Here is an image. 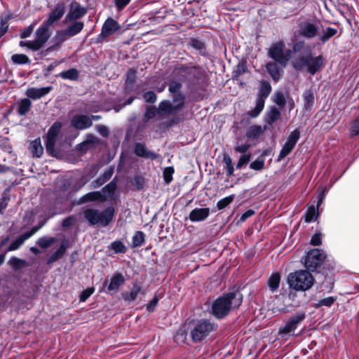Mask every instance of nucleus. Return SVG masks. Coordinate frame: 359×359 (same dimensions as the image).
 <instances>
[{"mask_svg": "<svg viewBox=\"0 0 359 359\" xmlns=\"http://www.w3.org/2000/svg\"><path fill=\"white\" fill-rule=\"evenodd\" d=\"M32 102L28 98L20 100L18 107V113L20 116H25L31 109Z\"/></svg>", "mask_w": 359, "mask_h": 359, "instance_id": "58836bf2", "label": "nucleus"}, {"mask_svg": "<svg viewBox=\"0 0 359 359\" xmlns=\"http://www.w3.org/2000/svg\"><path fill=\"white\" fill-rule=\"evenodd\" d=\"M50 26L43 22L41 25L35 32V41L40 48V49L44 46V44L48 40L50 32L49 31Z\"/></svg>", "mask_w": 359, "mask_h": 359, "instance_id": "6ab92c4d", "label": "nucleus"}, {"mask_svg": "<svg viewBox=\"0 0 359 359\" xmlns=\"http://www.w3.org/2000/svg\"><path fill=\"white\" fill-rule=\"evenodd\" d=\"M291 55V50H285V43L281 41L273 43L269 49V56L283 67L287 66Z\"/></svg>", "mask_w": 359, "mask_h": 359, "instance_id": "423d86ee", "label": "nucleus"}, {"mask_svg": "<svg viewBox=\"0 0 359 359\" xmlns=\"http://www.w3.org/2000/svg\"><path fill=\"white\" fill-rule=\"evenodd\" d=\"M142 292V287L138 285H135L129 293L122 294L123 298L129 302L135 301L137 295Z\"/></svg>", "mask_w": 359, "mask_h": 359, "instance_id": "4c0bfd02", "label": "nucleus"}, {"mask_svg": "<svg viewBox=\"0 0 359 359\" xmlns=\"http://www.w3.org/2000/svg\"><path fill=\"white\" fill-rule=\"evenodd\" d=\"M210 212L209 208H196L190 212L189 218L193 222L204 221L208 217Z\"/></svg>", "mask_w": 359, "mask_h": 359, "instance_id": "5701e85b", "label": "nucleus"}, {"mask_svg": "<svg viewBox=\"0 0 359 359\" xmlns=\"http://www.w3.org/2000/svg\"><path fill=\"white\" fill-rule=\"evenodd\" d=\"M34 25L32 24L29 26L22 29L21 32L20 34V38L26 39V38L29 37L32 34V33L34 30Z\"/></svg>", "mask_w": 359, "mask_h": 359, "instance_id": "69168bd1", "label": "nucleus"}, {"mask_svg": "<svg viewBox=\"0 0 359 359\" xmlns=\"http://www.w3.org/2000/svg\"><path fill=\"white\" fill-rule=\"evenodd\" d=\"M82 213L84 218L90 225L101 224L102 226H108L114 219L115 209L113 206H109L102 211L86 205L82 208Z\"/></svg>", "mask_w": 359, "mask_h": 359, "instance_id": "7ed1b4c3", "label": "nucleus"}, {"mask_svg": "<svg viewBox=\"0 0 359 359\" xmlns=\"http://www.w3.org/2000/svg\"><path fill=\"white\" fill-rule=\"evenodd\" d=\"M251 158V154H243L240 156L238 161L236 164V168L237 169H241L243 165H246L249 163Z\"/></svg>", "mask_w": 359, "mask_h": 359, "instance_id": "bf43d9fd", "label": "nucleus"}, {"mask_svg": "<svg viewBox=\"0 0 359 359\" xmlns=\"http://www.w3.org/2000/svg\"><path fill=\"white\" fill-rule=\"evenodd\" d=\"M157 114H158V108L156 109L154 106H149L146 109L144 119L149 121L154 118Z\"/></svg>", "mask_w": 359, "mask_h": 359, "instance_id": "6e6d98bb", "label": "nucleus"}, {"mask_svg": "<svg viewBox=\"0 0 359 359\" xmlns=\"http://www.w3.org/2000/svg\"><path fill=\"white\" fill-rule=\"evenodd\" d=\"M107 200V196L100 191H93L88 192L80 197L77 202V205H82L90 202L103 203Z\"/></svg>", "mask_w": 359, "mask_h": 359, "instance_id": "f3484780", "label": "nucleus"}, {"mask_svg": "<svg viewBox=\"0 0 359 359\" xmlns=\"http://www.w3.org/2000/svg\"><path fill=\"white\" fill-rule=\"evenodd\" d=\"M133 184L137 190H142L144 186V179L142 176L137 175L133 178Z\"/></svg>", "mask_w": 359, "mask_h": 359, "instance_id": "680f3d73", "label": "nucleus"}, {"mask_svg": "<svg viewBox=\"0 0 359 359\" xmlns=\"http://www.w3.org/2000/svg\"><path fill=\"white\" fill-rule=\"evenodd\" d=\"M168 91L175 103H182L184 105L185 95L182 92V83L175 79H172L168 84Z\"/></svg>", "mask_w": 359, "mask_h": 359, "instance_id": "ddd939ff", "label": "nucleus"}, {"mask_svg": "<svg viewBox=\"0 0 359 359\" xmlns=\"http://www.w3.org/2000/svg\"><path fill=\"white\" fill-rule=\"evenodd\" d=\"M114 173V169L110 168L105 170L102 175H100L96 180L92 182V188H98L102 186L107 182L112 176Z\"/></svg>", "mask_w": 359, "mask_h": 359, "instance_id": "a878e982", "label": "nucleus"}, {"mask_svg": "<svg viewBox=\"0 0 359 359\" xmlns=\"http://www.w3.org/2000/svg\"><path fill=\"white\" fill-rule=\"evenodd\" d=\"M134 153L136 156L144 158L156 159L157 158V154L148 150L146 144L142 142H137L135 144Z\"/></svg>", "mask_w": 359, "mask_h": 359, "instance_id": "b1692460", "label": "nucleus"}, {"mask_svg": "<svg viewBox=\"0 0 359 359\" xmlns=\"http://www.w3.org/2000/svg\"><path fill=\"white\" fill-rule=\"evenodd\" d=\"M67 245L65 243L61 244L59 248L49 257L48 264H52L62 258L65 255Z\"/></svg>", "mask_w": 359, "mask_h": 359, "instance_id": "ea45409f", "label": "nucleus"}, {"mask_svg": "<svg viewBox=\"0 0 359 359\" xmlns=\"http://www.w3.org/2000/svg\"><path fill=\"white\" fill-rule=\"evenodd\" d=\"M119 29L120 26L115 20L111 18H107L104 22L102 32L98 35L95 42L97 43H102L107 41L106 38L113 35Z\"/></svg>", "mask_w": 359, "mask_h": 359, "instance_id": "f8f14e48", "label": "nucleus"}, {"mask_svg": "<svg viewBox=\"0 0 359 359\" xmlns=\"http://www.w3.org/2000/svg\"><path fill=\"white\" fill-rule=\"evenodd\" d=\"M72 22V25L65 29L70 38L79 34L84 27V23L83 22L74 21Z\"/></svg>", "mask_w": 359, "mask_h": 359, "instance_id": "7c9ffc66", "label": "nucleus"}, {"mask_svg": "<svg viewBox=\"0 0 359 359\" xmlns=\"http://www.w3.org/2000/svg\"><path fill=\"white\" fill-rule=\"evenodd\" d=\"M234 196L231 195L223 198L217 203V208L218 210H222L227 207L233 200Z\"/></svg>", "mask_w": 359, "mask_h": 359, "instance_id": "5fc2aeb1", "label": "nucleus"}, {"mask_svg": "<svg viewBox=\"0 0 359 359\" xmlns=\"http://www.w3.org/2000/svg\"><path fill=\"white\" fill-rule=\"evenodd\" d=\"M267 72L270 74L273 80L276 82L278 81L282 76L281 71L278 65L274 62H269L266 65Z\"/></svg>", "mask_w": 359, "mask_h": 359, "instance_id": "c85d7f7f", "label": "nucleus"}, {"mask_svg": "<svg viewBox=\"0 0 359 359\" xmlns=\"http://www.w3.org/2000/svg\"><path fill=\"white\" fill-rule=\"evenodd\" d=\"M263 133L264 130L261 126L252 125L250 126L247 130L246 137L249 139L257 140L262 135Z\"/></svg>", "mask_w": 359, "mask_h": 359, "instance_id": "72a5a7b5", "label": "nucleus"}, {"mask_svg": "<svg viewBox=\"0 0 359 359\" xmlns=\"http://www.w3.org/2000/svg\"><path fill=\"white\" fill-rule=\"evenodd\" d=\"M223 161L225 163V168H226L227 176L228 177L232 176L233 175L234 168L233 166L231 158L229 156H224Z\"/></svg>", "mask_w": 359, "mask_h": 359, "instance_id": "864d4df0", "label": "nucleus"}, {"mask_svg": "<svg viewBox=\"0 0 359 359\" xmlns=\"http://www.w3.org/2000/svg\"><path fill=\"white\" fill-rule=\"evenodd\" d=\"M79 72L76 69L72 68L60 72L57 76L65 80L76 81L79 79Z\"/></svg>", "mask_w": 359, "mask_h": 359, "instance_id": "f704fd0d", "label": "nucleus"}, {"mask_svg": "<svg viewBox=\"0 0 359 359\" xmlns=\"http://www.w3.org/2000/svg\"><path fill=\"white\" fill-rule=\"evenodd\" d=\"M274 102L280 108H283L286 103V100L284 94L280 91L276 92L274 95Z\"/></svg>", "mask_w": 359, "mask_h": 359, "instance_id": "13d9d810", "label": "nucleus"}, {"mask_svg": "<svg viewBox=\"0 0 359 359\" xmlns=\"http://www.w3.org/2000/svg\"><path fill=\"white\" fill-rule=\"evenodd\" d=\"M62 128V123L60 121L55 122L48 129L44 137L46 151L50 154L55 152V145Z\"/></svg>", "mask_w": 359, "mask_h": 359, "instance_id": "9d476101", "label": "nucleus"}, {"mask_svg": "<svg viewBox=\"0 0 359 359\" xmlns=\"http://www.w3.org/2000/svg\"><path fill=\"white\" fill-rule=\"evenodd\" d=\"M144 243V234L142 231H137L133 237V247L137 248L142 246Z\"/></svg>", "mask_w": 359, "mask_h": 359, "instance_id": "3c124183", "label": "nucleus"}, {"mask_svg": "<svg viewBox=\"0 0 359 359\" xmlns=\"http://www.w3.org/2000/svg\"><path fill=\"white\" fill-rule=\"evenodd\" d=\"M31 151L34 156L40 158L43 153V147L41 145L40 137H37L30 142Z\"/></svg>", "mask_w": 359, "mask_h": 359, "instance_id": "2f4dec72", "label": "nucleus"}, {"mask_svg": "<svg viewBox=\"0 0 359 359\" xmlns=\"http://www.w3.org/2000/svg\"><path fill=\"white\" fill-rule=\"evenodd\" d=\"M271 92V86L267 81H262L260 82V88L259 90L257 100H261L265 102V100L268 97Z\"/></svg>", "mask_w": 359, "mask_h": 359, "instance_id": "bb28decb", "label": "nucleus"}, {"mask_svg": "<svg viewBox=\"0 0 359 359\" xmlns=\"http://www.w3.org/2000/svg\"><path fill=\"white\" fill-rule=\"evenodd\" d=\"M174 169L172 167L165 168L163 171L164 180L167 184H169L172 180V174Z\"/></svg>", "mask_w": 359, "mask_h": 359, "instance_id": "e2e57ef3", "label": "nucleus"}, {"mask_svg": "<svg viewBox=\"0 0 359 359\" xmlns=\"http://www.w3.org/2000/svg\"><path fill=\"white\" fill-rule=\"evenodd\" d=\"M248 72V67L245 62L239 63L233 69L232 76L233 78L237 79L241 75Z\"/></svg>", "mask_w": 359, "mask_h": 359, "instance_id": "de8ad7c7", "label": "nucleus"}, {"mask_svg": "<svg viewBox=\"0 0 359 359\" xmlns=\"http://www.w3.org/2000/svg\"><path fill=\"white\" fill-rule=\"evenodd\" d=\"M40 226H34L30 231H27L18 236L16 239L12 241V243L7 248L6 252L14 251L19 249L23 245L25 241L35 234L40 229Z\"/></svg>", "mask_w": 359, "mask_h": 359, "instance_id": "dca6fc26", "label": "nucleus"}, {"mask_svg": "<svg viewBox=\"0 0 359 359\" xmlns=\"http://www.w3.org/2000/svg\"><path fill=\"white\" fill-rule=\"evenodd\" d=\"M117 187L116 180L114 179L109 184L104 186L102 189V194L105 196L107 195L109 196H111L114 195Z\"/></svg>", "mask_w": 359, "mask_h": 359, "instance_id": "603ef678", "label": "nucleus"}, {"mask_svg": "<svg viewBox=\"0 0 359 359\" xmlns=\"http://www.w3.org/2000/svg\"><path fill=\"white\" fill-rule=\"evenodd\" d=\"M86 13V9L81 6L77 2L73 1L70 4L68 13L66 15V20L74 22L81 18Z\"/></svg>", "mask_w": 359, "mask_h": 359, "instance_id": "a211bd4d", "label": "nucleus"}, {"mask_svg": "<svg viewBox=\"0 0 359 359\" xmlns=\"http://www.w3.org/2000/svg\"><path fill=\"white\" fill-rule=\"evenodd\" d=\"M337 33V29L332 27H325L322 33L318 34V40L323 43L328 41L332 36Z\"/></svg>", "mask_w": 359, "mask_h": 359, "instance_id": "473e14b6", "label": "nucleus"}, {"mask_svg": "<svg viewBox=\"0 0 359 359\" xmlns=\"http://www.w3.org/2000/svg\"><path fill=\"white\" fill-rule=\"evenodd\" d=\"M250 145L248 143L245 144H239L237 143L235 146V151L243 154H246L245 153L248 151V150L250 149Z\"/></svg>", "mask_w": 359, "mask_h": 359, "instance_id": "338daca9", "label": "nucleus"}, {"mask_svg": "<svg viewBox=\"0 0 359 359\" xmlns=\"http://www.w3.org/2000/svg\"><path fill=\"white\" fill-rule=\"evenodd\" d=\"M69 38L70 36L65 29L57 31L55 35L53 38L54 46L60 47L64 41Z\"/></svg>", "mask_w": 359, "mask_h": 359, "instance_id": "e433bc0d", "label": "nucleus"}, {"mask_svg": "<svg viewBox=\"0 0 359 359\" xmlns=\"http://www.w3.org/2000/svg\"><path fill=\"white\" fill-rule=\"evenodd\" d=\"M191 47L199 51L202 55H207L205 43L198 39H191L190 41Z\"/></svg>", "mask_w": 359, "mask_h": 359, "instance_id": "c03bdc74", "label": "nucleus"}, {"mask_svg": "<svg viewBox=\"0 0 359 359\" xmlns=\"http://www.w3.org/2000/svg\"><path fill=\"white\" fill-rule=\"evenodd\" d=\"M20 47H27V48L32 50V51H37L40 50V48L37 45L35 40L33 41H21L20 42Z\"/></svg>", "mask_w": 359, "mask_h": 359, "instance_id": "4d7b16f0", "label": "nucleus"}, {"mask_svg": "<svg viewBox=\"0 0 359 359\" xmlns=\"http://www.w3.org/2000/svg\"><path fill=\"white\" fill-rule=\"evenodd\" d=\"M280 116V111L276 107H273L266 113L265 121L270 126H272Z\"/></svg>", "mask_w": 359, "mask_h": 359, "instance_id": "c9c22d12", "label": "nucleus"}, {"mask_svg": "<svg viewBox=\"0 0 359 359\" xmlns=\"http://www.w3.org/2000/svg\"><path fill=\"white\" fill-rule=\"evenodd\" d=\"M323 57L319 55L313 57L312 53L309 52L304 55H299L292 61L293 67L298 71L306 69V71L311 75L318 72L323 65Z\"/></svg>", "mask_w": 359, "mask_h": 359, "instance_id": "20e7f679", "label": "nucleus"}, {"mask_svg": "<svg viewBox=\"0 0 359 359\" xmlns=\"http://www.w3.org/2000/svg\"><path fill=\"white\" fill-rule=\"evenodd\" d=\"M326 258L325 252L320 249H312L309 250L304 258V266L311 271H315L323 263Z\"/></svg>", "mask_w": 359, "mask_h": 359, "instance_id": "6e6552de", "label": "nucleus"}, {"mask_svg": "<svg viewBox=\"0 0 359 359\" xmlns=\"http://www.w3.org/2000/svg\"><path fill=\"white\" fill-rule=\"evenodd\" d=\"M337 300V297H328L322 299L318 300L313 304L315 309H319L320 307H330L334 302Z\"/></svg>", "mask_w": 359, "mask_h": 359, "instance_id": "37998d69", "label": "nucleus"}, {"mask_svg": "<svg viewBox=\"0 0 359 359\" xmlns=\"http://www.w3.org/2000/svg\"><path fill=\"white\" fill-rule=\"evenodd\" d=\"M11 60L16 65H25L30 62L29 58L24 54H14L11 56Z\"/></svg>", "mask_w": 359, "mask_h": 359, "instance_id": "09e8293b", "label": "nucleus"}, {"mask_svg": "<svg viewBox=\"0 0 359 359\" xmlns=\"http://www.w3.org/2000/svg\"><path fill=\"white\" fill-rule=\"evenodd\" d=\"M109 248L114 252L116 254H124L127 250L126 246L124 243L120 241H115L112 242L109 246Z\"/></svg>", "mask_w": 359, "mask_h": 359, "instance_id": "a18cd8bd", "label": "nucleus"}, {"mask_svg": "<svg viewBox=\"0 0 359 359\" xmlns=\"http://www.w3.org/2000/svg\"><path fill=\"white\" fill-rule=\"evenodd\" d=\"M299 34L307 39H313L318 36V28L317 25L311 20H304L299 24Z\"/></svg>", "mask_w": 359, "mask_h": 359, "instance_id": "4468645a", "label": "nucleus"}, {"mask_svg": "<svg viewBox=\"0 0 359 359\" xmlns=\"http://www.w3.org/2000/svg\"><path fill=\"white\" fill-rule=\"evenodd\" d=\"M306 318V313L304 311H299L292 316L285 323V325L278 330V335L281 338L292 335L297 328L299 324Z\"/></svg>", "mask_w": 359, "mask_h": 359, "instance_id": "1a4fd4ad", "label": "nucleus"}, {"mask_svg": "<svg viewBox=\"0 0 359 359\" xmlns=\"http://www.w3.org/2000/svg\"><path fill=\"white\" fill-rule=\"evenodd\" d=\"M243 302V295L238 291H233L224 294L214 301L211 311L217 319L226 316L229 312L239 307Z\"/></svg>", "mask_w": 359, "mask_h": 359, "instance_id": "f257e3e1", "label": "nucleus"}, {"mask_svg": "<svg viewBox=\"0 0 359 359\" xmlns=\"http://www.w3.org/2000/svg\"><path fill=\"white\" fill-rule=\"evenodd\" d=\"M264 166V160L263 158H257L255 161H252L250 164V168L255 170H262Z\"/></svg>", "mask_w": 359, "mask_h": 359, "instance_id": "052dcab7", "label": "nucleus"}, {"mask_svg": "<svg viewBox=\"0 0 359 359\" xmlns=\"http://www.w3.org/2000/svg\"><path fill=\"white\" fill-rule=\"evenodd\" d=\"M76 218L74 215H70L65 219H63L62 226L64 228L69 227L71 226H73L76 224Z\"/></svg>", "mask_w": 359, "mask_h": 359, "instance_id": "0e129e2a", "label": "nucleus"}, {"mask_svg": "<svg viewBox=\"0 0 359 359\" xmlns=\"http://www.w3.org/2000/svg\"><path fill=\"white\" fill-rule=\"evenodd\" d=\"M52 89L51 86H46L42 88H29L26 91V95L32 98L33 100H39L42 97L47 95L50 90Z\"/></svg>", "mask_w": 359, "mask_h": 359, "instance_id": "393cba45", "label": "nucleus"}, {"mask_svg": "<svg viewBox=\"0 0 359 359\" xmlns=\"http://www.w3.org/2000/svg\"><path fill=\"white\" fill-rule=\"evenodd\" d=\"M314 278L308 271L299 270L290 273L287 277L290 292L289 298L294 299L297 292H305L312 287Z\"/></svg>", "mask_w": 359, "mask_h": 359, "instance_id": "f03ea898", "label": "nucleus"}, {"mask_svg": "<svg viewBox=\"0 0 359 359\" xmlns=\"http://www.w3.org/2000/svg\"><path fill=\"white\" fill-rule=\"evenodd\" d=\"M304 109L310 111L314 104V94L311 90H306L303 93Z\"/></svg>", "mask_w": 359, "mask_h": 359, "instance_id": "c756f323", "label": "nucleus"}, {"mask_svg": "<svg viewBox=\"0 0 359 359\" xmlns=\"http://www.w3.org/2000/svg\"><path fill=\"white\" fill-rule=\"evenodd\" d=\"M95 290L93 287H88L84 290H83L80 294V301L85 302L86 301L90 295L94 292Z\"/></svg>", "mask_w": 359, "mask_h": 359, "instance_id": "774afa93", "label": "nucleus"}, {"mask_svg": "<svg viewBox=\"0 0 359 359\" xmlns=\"http://www.w3.org/2000/svg\"><path fill=\"white\" fill-rule=\"evenodd\" d=\"M26 264L27 262L25 260L15 257H12L8 260V264L15 270H18L23 268L26 265Z\"/></svg>", "mask_w": 359, "mask_h": 359, "instance_id": "49530a36", "label": "nucleus"}, {"mask_svg": "<svg viewBox=\"0 0 359 359\" xmlns=\"http://www.w3.org/2000/svg\"><path fill=\"white\" fill-rule=\"evenodd\" d=\"M183 107L182 103H177V104L174 105L168 100H163L158 104V114L161 115L175 114L182 109Z\"/></svg>", "mask_w": 359, "mask_h": 359, "instance_id": "412c9836", "label": "nucleus"}, {"mask_svg": "<svg viewBox=\"0 0 359 359\" xmlns=\"http://www.w3.org/2000/svg\"><path fill=\"white\" fill-rule=\"evenodd\" d=\"M55 241V239L53 237L43 236L37 240L36 244L41 248L45 249L50 247Z\"/></svg>", "mask_w": 359, "mask_h": 359, "instance_id": "8fccbe9b", "label": "nucleus"}, {"mask_svg": "<svg viewBox=\"0 0 359 359\" xmlns=\"http://www.w3.org/2000/svg\"><path fill=\"white\" fill-rule=\"evenodd\" d=\"M201 74V68L187 64H177L173 68V79L182 83L187 80L198 79Z\"/></svg>", "mask_w": 359, "mask_h": 359, "instance_id": "39448f33", "label": "nucleus"}, {"mask_svg": "<svg viewBox=\"0 0 359 359\" xmlns=\"http://www.w3.org/2000/svg\"><path fill=\"white\" fill-rule=\"evenodd\" d=\"M318 216V212L317 207L316 208L314 205H311L309 207L306 213H305V222H311L315 221Z\"/></svg>", "mask_w": 359, "mask_h": 359, "instance_id": "a19ab883", "label": "nucleus"}, {"mask_svg": "<svg viewBox=\"0 0 359 359\" xmlns=\"http://www.w3.org/2000/svg\"><path fill=\"white\" fill-rule=\"evenodd\" d=\"M126 278L122 273H115L113 274L108 283V280H105L103 286H107V292H117L120 287L125 283Z\"/></svg>", "mask_w": 359, "mask_h": 359, "instance_id": "2eb2a0df", "label": "nucleus"}, {"mask_svg": "<svg viewBox=\"0 0 359 359\" xmlns=\"http://www.w3.org/2000/svg\"><path fill=\"white\" fill-rule=\"evenodd\" d=\"M71 126L76 130H83L92 126L91 119L87 115H75L70 121Z\"/></svg>", "mask_w": 359, "mask_h": 359, "instance_id": "aec40b11", "label": "nucleus"}, {"mask_svg": "<svg viewBox=\"0 0 359 359\" xmlns=\"http://www.w3.org/2000/svg\"><path fill=\"white\" fill-rule=\"evenodd\" d=\"M264 101L256 99L255 107L248 112L249 116L251 118H257L264 109Z\"/></svg>", "mask_w": 359, "mask_h": 359, "instance_id": "79ce46f5", "label": "nucleus"}, {"mask_svg": "<svg viewBox=\"0 0 359 359\" xmlns=\"http://www.w3.org/2000/svg\"><path fill=\"white\" fill-rule=\"evenodd\" d=\"M65 6L64 3L60 2L57 4L55 8L50 13L48 18L43 22L50 27L62 18L65 13Z\"/></svg>", "mask_w": 359, "mask_h": 359, "instance_id": "4be33fe9", "label": "nucleus"}, {"mask_svg": "<svg viewBox=\"0 0 359 359\" xmlns=\"http://www.w3.org/2000/svg\"><path fill=\"white\" fill-rule=\"evenodd\" d=\"M280 274L278 272L273 273L269 277L267 285L271 292L274 293L278 291L280 283Z\"/></svg>", "mask_w": 359, "mask_h": 359, "instance_id": "cd10ccee", "label": "nucleus"}, {"mask_svg": "<svg viewBox=\"0 0 359 359\" xmlns=\"http://www.w3.org/2000/svg\"><path fill=\"white\" fill-rule=\"evenodd\" d=\"M215 325L210 320L201 319L194 324L191 330V337L194 343L203 341L215 330Z\"/></svg>", "mask_w": 359, "mask_h": 359, "instance_id": "0eeeda50", "label": "nucleus"}, {"mask_svg": "<svg viewBox=\"0 0 359 359\" xmlns=\"http://www.w3.org/2000/svg\"><path fill=\"white\" fill-rule=\"evenodd\" d=\"M299 138L300 132L298 129H294L290 133L280 151L277 161H280L291 153Z\"/></svg>", "mask_w": 359, "mask_h": 359, "instance_id": "9b49d317", "label": "nucleus"}]
</instances>
